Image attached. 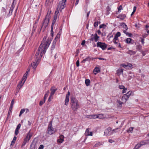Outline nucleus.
Returning a JSON list of instances; mask_svg holds the SVG:
<instances>
[{"label": "nucleus", "instance_id": "40", "mask_svg": "<svg viewBox=\"0 0 149 149\" xmlns=\"http://www.w3.org/2000/svg\"><path fill=\"white\" fill-rule=\"evenodd\" d=\"M25 111V109H22L20 111L19 116H20Z\"/></svg>", "mask_w": 149, "mask_h": 149}, {"label": "nucleus", "instance_id": "8", "mask_svg": "<svg viewBox=\"0 0 149 149\" xmlns=\"http://www.w3.org/2000/svg\"><path fill=\"white\" fill-rule=\"evenodd\" d=\"M111 128L110 127L107 128L104 131V134L106 136L109 135L113 133L111 132Z\"/></svg>", "mask_w": 149, "mask_h": 149}, {"label": "nucleus", "instance_id": "32", "mask_svg": "<svg viewBox=\"0 0 149 149\" xmlns=\"http://www.w3.org/2000/svg\"><path fill=\"white\" fill-rule=\"evenodd\" d=\"M134 128V127H130L127 130V131L128 133H132V131Z\"/></svg>", "mask_w": 149, "mask_h": 149}, {"label": "nucleus", "instance_id": "1", "mask_svg": "<svg viewBox=\"0 0 149 149\" xmlns=\"http://www.w3.org/2000/svg\"><path fill=\"white\" fill-rule=\"evenodd\" d=\"M51 42V40H50L47 39L46 37L45 36L44 37L39 47L38 50L36 54V62H33L31 64V66L34 70L36 69L43 54L45 53L46 49L48 47Z\"/></svg>", "mask_w": 149, "mask_h": 149}, {"label": "nucleus", "instance_id": "7", "mask_svg": "<svg viewBox=\"0 0 149 149\" xmlns=\"http://www.w3.org/2000/svg\"><path fill=\"white\" fill-rule=\"evenodd\" d=\"M148 144L147 141L146 140L140 142L139 143L136 145L134 148V149H138L141 146L144 145Z\"/></svg>", "mask_w": 149, "mask_h": 149}, {"label": "nucleus", "instance_id": "22", "mask_svg": "<svg viewBox=\"0 0 149 149\" xmlns=\"http://www.w3.org/2000/svg\"><path fill=\"white\" fill-rule=\"evenodd\" d=\"M123 70L122 69H119L117 71L116 74L118 75L119 76L121 74H123Z\"/></svg>", "mask_w": 149, "mask_h": 149}, {"label": "nucleus", "instance_id": "2", "mask_svg": "<svg viewBox=\"0 0 149 149\" xmlns=\"http://www.w3.org/2000/svg\"><path fill=\"white\" fill-rule=\"evenodd\" d=\"M70 107L73 111H76L80 107L79 104L78 100L74 97H71L70 99Z\"/></svg>", "mask_w": 149, "mask_h": 149}, {"label": "nucleus", "instance_id": "39", "mask_svg": "<svg viewBox=\"0 0 149 149\" xmlns=\"http://www.w3.org/2000/svg\"><path fill=\"white\" fill-rule=\"evenodd\" d=\"M84 59L86 60V61H89L91 60H93V58L91 57L88 56V57H86V58Z\"/></svg>", "mask_w": 149, "mask_h": 149}, {"label": "nucleus", "instance_id": "34", "mask_svg": "<svg viewBox=\"0 0 149 149\" xmlns=\"http://www.w3.org/2000/svg\"><path fill=\"white\" fill-rule=\"evenodd\" d=\"M85 83L86 86H88L90 85V81L89 79H86L85 80Z\"/></svg>", "mask_w": 149, "mask_h": 149}, {"label": "nucleus", "instance_id": "27", "mask_svg": "<svg viewBox=\"0 0 149 149\" xmlns=\"http://www.w3.org/2000/svg\"><path fill=\"white\" fill-rule=\"evenodd\" d=\"M126 17V15L124 14H121L118 17L121 19H123Z\"/></svg>", "mask_w": 149, "mask_h": 149}, {"label": "nucleus", "instance_id": "56", "mask_svg": "<svg viewBox=\"0 0 149 149\" xmlns=\"http://www.w3.org/2000/svg\"><path fill=\"white\" fill-rule=\"evenodd\" d=\"M118 129V128H116V129L113 130L111 131V132H113V133H114V132H116V130Z\"/></svg>", "mask_w": 149, "mask_h": 149}, {"label": "nucleus", "instance_id": "64", "mask_svg": "<svg viewBox=\"0 0 149 149\" xmlns=\"http://www.w3.org/2000/svg\"><path fill=\"white\" fill-rule=\"evenodd\" d=\"M122 6H120L119 8H118V11L122 9Z\"/></svg>", "mask_w": 149, "mask_h": 149}, {"label": "nucleus", "instance_id": "35", "mask_svg": "<svg viewBox=\"0 0 149 149\" xmlns=\"http://www.w3.org/2000/svg\"><path fill=\"white\" fill-rule=\"evenodd\" d=\"M132 65L130 63H128L127 64V69H132Z\"/></svg>", "mask_w": 149, "mask_h": 149}, {"label": "nucleus", "instance_id": "31", "mask_svg": "<svg viewBox=\"0 0 149 149\" xmlns=\"http://www.w3.org/2000/svg\"><path fill=\"white\" fill-rule=\"evenodd\" d=\"M95 115H87L86 116V117L88 118H89L90 119L95 118H94V117H95V116H94Z\"/></svg>", "mask_w": 149, "mask_h": 149}, {"label": "nucleus", "instance_id": "3", "mask_svg": "<svg viewBox=\"0 0 149 149\" xmlns=\"http://www.w3.org/2000/svg\"><path fill=\"white\" fill-rule=\"evenodd\" d=\"M49 14H47L44 20L43 23L41 27V28H43L45 30L47 26L49 23L50 18Z\"/></svg>", "mask_w": 149, "mask_h": 149}, {"label": "nucleus", "instance_id": "45", "mask_svg": "<svg viewBox=\"0 0 149 149\" xmlns=\"http://www.w3.org/2000/svg\"><path fill=\"white\" fill-rule=\"evenodd\" d=\"M120 66L121 67H123L124 68L127 69V65H126L124 64H120Z\"/></svg>", "mask_w": 149, "mask_h": 149}, {"label": "nucleus", "instance_id": "58", "mask_svg": "<svg viewBox=\"0 0 149 149\" xmlns=\"http://www.w3.org/2000/svg\"><path fill=\"white\" fill-rule=\"evenodd\" d=\"M144 38L142 39L141 42L142 44H143L144 43Z\"/></svg>", "mask_w": 149, "mask_h": 149}, {"label": "nucleus", "instance_id": "18", "mask_svg": "<svg viewBox=\"0 0 149 149\" xmlns=\"http://www.w3.org/2000/svg\"><path fill=\"white\" fill-rule=\"evenodd\" d=\"M14 2H13L12 3L11 6L10 8V11L8 14L9 16L10 15L12 14L13 11V10L15 6L14 5Z\"/></svg>", "mask_w": 149, "mask_h": 149}, {"label": "nucleus", "instance_id": "10", "mask_svg": "<svg viewBox=\"0 0 149 149\" xmlns=\"http://www.w3.org/2000/svg\"><path fill=\"white\" fill-rule=\"evenodd\" d=\"M59 13V11L58 10H56L54 14V18L53 19V22L52 23V25H54L56 22V20L58 16V14Z\"/></svg>", "mask_w": 149, "mask_h": 149}, {"label": "nucleus", "instance_id": "63", "mask_svg": "<svg viewBox=\"0 0 149 149\" xmlns=\"http://www.w3.org/2000/svg\"><path fill=\"white\" fill-rule=\"evenodd\" d=\"M136 6H134L133 8V11L134 12H135L136 10Z\"/></svg>", "mask_w": 149, "mask_h": 149}, {"label": "nucleus", "instance_id": "12", "mask_svg": "<svg viewBox=\"0 0 149 149\" xmlns=\"http://www.w3.org/2000/svg\"><path fill=\"white\" fill-rule=\"evenodd\" d=\"M90 129L89 128H87L85 133V135L86 136H92L93 135V132H90L89 131Z\"/></svg>", "mask_w": 149, "mask_h": 149}, {"label": "nucleus", "instance_id": "11", "mask_svg": "<svg viewBox=\"0 0 149 149\" xmlns=\"http://www.w3.org/2000/svg\"><path fill=\"white\" fill-rule=\"evenodd\" d=\"M32 133L30 131H29L28 133L27 136L24 139L28 142L29 141L32 136Z\"/></svg>", "mask_w": 149, "mask_h": 149}, {"label": "nucleus", "instance_id": "61", "mask_svg": "<svg viewBox=\"0 0 149 149\" xmlns=\"http://www.w3.org/2000/svg\"><path fill=\"white\" fill-rule=\"evenodd\" d=\"M109 141L110 143H112L114 141L113 140H112L111 139H109Z\"/></svg>", "mask_w": 149, "mask_h": 149}, {"label": "nucleus", "instance_id": "13", "mask_svg": "<svg viewBox=\"0 0 149 149\" xmlns=\"http://www.w3.org/2000/svg\"><path fill=\"white\" fill-rule=\"evenodd\" d=\"M61 32H59V33L57 34V35L56 37L55 38V39H54V41H53V47H54V45L55 44V42L56 41V40H58L59 39V38H60L61 36Z\"/></svg>", "mask_w": 149, "mask_h": 149}, {"label": "nucleus", "instance_id": "21", "mask_svg": "<svg viewBox=\"0 0 149 149\" xmlns=\"http://www.w3.org/2000/svg\"><path fill=\"white\" fill-rule=\"evenodd\" d=\"M64 136L63 135L60 136V139L58 140V142L60 143H62L64 141Z\"/></svg>", "mask_w": 149, "mask_h": 149}, {"label": "nucleus", "instance_id": "9", "mask_svg": "<svg viewBox=\"0 0 149 149\" xmlns=\"http://www.w3.org/2000/svg\"><path fill=\"white\" fill-rule=\"evenodd\" d=\"M70 95V93L69 91H68V94L66 95L65 98V104L66 106H67L68 104Z\"/></svg>", "mask_w": 149, "mask_h": 149}, {"label": "nucleus", "instance_id": "17", "mask_svg": "<svg viewBox=\"0 0 149 149\" xmlns=\"http://www.w3.org/2000/svg\"><path fill=\"white\" fill-rule=\"evenodd\" d=\"M132 40V39L130 38H127L125 40V41L127 44H133Z\"/></svg>", "mask_w": 149, "mask_h": 149}, {"label": "nucleus", "instance_id": "36", "mask_svg": "<svg viewBox=\"0 0 149 149\" xmlns=\"http://www.w3.org/2000/svg\"><path fill=\"white\" fill-rule=\"evenodd\" d=\"M124 103L123 102H121L120 100H117V104L118 105H119V106H121Z\"/></svg>", "mask_w": 149, "mask_h": 149}, {"label": "nucleus", "instance_id": "6", "mask_svg": "<svg viewBox=\"0 0 149 149\" xmlns=\"http://www.w3.org/2000/svg\"><path fill=\"white\" fill-rule=\"evenodd\" d=\"M97 47H100L104 50L106 49L107 45L104 43L98 42L97 43Z\"/></svg>", "mask_w": 149, "mask_h": 149}, {"label": "nucleus", "instance_id": "54", "mask_svg": "<svg viewBox=\"0 0 149 149\" xmlns=\"http://www.w3.org/2000/svg\"><path fill=\"white\" fill-rule=\"evenodd\" d=\"M53 25H52V26H51V33L52 35L53 34Z\"/></svg>", "mask_w": 149, "mask_h": 149}, {"label": "nucleus", "instance_id": "24", "mask_svg": "<svg viewBox=\"0 0 149 149\" xmlns=\"http://www.w3.org/2000/svg\"><path fill=\"white\" fill-rule=\"evenodd\" d=\"M100 69L99 68H95L93 70V72L95 74H96L97 73L100 72Z\"/></svg>", "mask_w": 149, "mask_h": 149}, {"label": "nucleus", "instance_id": "30", "mask_svg": "<svg viewBox=\"0 0 149 149\" xmlns=\"http://www.w3.org/2000/svg\"><path fill=\"white\" fill-rule=\"evenodd\" d=\"M53 1V0H46V3H47L49 5H51Z\"/></svg>", "mask_w": 149, "mask_h": 149}, {"label": "nucleus", "instance_id": "59", "mask_svg": "<svg viewBox=\"0 0 149 149\" xmlns=\"http://www.w3.org/2000/svg\"><path fill=\"white\" fill-rule=\"evenodd\" d=\"M85 40H84L82 41L81 44V45H83L85 44Z\"/></svg>", "mask_w": 149, "mask_h": 149}, {"label": "nucleus", "instance_id": "57", "mask_svg": "<svg viewBox=\"0 0 149 149\" xmlns=\"http://www.w3.org/2000/svg\"><path fill=\"white\" fill-rule=\"evenodd\" d=\"M126 35H128L129 37H131L132 35V34L128 32L127 33Z\"/></svg>", "mask_w": 149, "mask_h": 149}, {"label": "nucleus", "instance_id": "38", "mask_svg": "<svg viewBox=\"0 0 149 149\" xmlns=\"http://www.w3.org/2000/svg\"><path fill=\"white\" fill-rule=\"evenodd\" d=\"M17 138L16 136H14L13 138V141L11 142V143L10 144V146L12 145L15 143V141L16 140Z\"/></svg>", "mask_w": 149, "mask_h": 149}, {"label": "nucleus", "instance_id": "19", "mask_svg": "<svg viewBox=\"0 0 149 149\" xmlns=\"http://www.w3.org/2000/svg\"><path fill=\"white\" fill-rule=\"evenodd\" d=\"M21 126V125L20 124H19L17 125L15 131V134L16 135L18 134L19 133V130Z\"/></svg>", "mask_w": 149, "mask_h": 149}, {"label": "nucleus", "instance_id": "50", "mask_svg": "<svg viewBox=\"0 0 149 149\" xmlns=\"http://www.w3.org/2000/svg\"><path fill=\"white\" fill-rule=\"evenodd\" d=\"M27 142H28L27 141H26V140H25L24 139V142H23V143H22V146H24L25 145V144H26V143Z\"/></svg>", "mask_w": 149, "mask_h": 149}, {"label": "nucleus", "instance_id": "29", "mask_svg": "<svg viewBox=\"0 0 149 149\" xmlns=\"http://www.w3.org/2000/svg\"><path fill=\"white\" fill-rule=\"evenodd\" d=\"M27 78V75L26 74H24L23 77L22 79V81H24V83H25L26 80Z\"/></svg>", "mask_w": 149, "mask_h": 149}, {"label": "nucleus", "instance_id": "20", "mask_svg": "<svg viewBox=\"0 0 149 149\" xmlns=\"http://www.w3.org/2000/svg\"><path fill=\"white\" fill-rule=\"evenodd\" d=\"M133 94V92L131 91H128L126 94L125 95L127 96V97L129 98V97L132 95Z\"/></svg>", "mask_w": 149, "mask_h": 149}, {"label": "nucleus", "instance_id": "26", "mask_svg": "<svg viewBox=\"0 0 149 149\" xmlns=\"http://www.w3.org/2000/svg\"><path fill=\"white\" fill-rule=\"evenodd\" d=\"M127 53L131 55H134L136 54V52L133 50H129L127 51Z\"/></svg>", "mask_w": 149, "mask_h": 149}, {"label": "nucleus", "instance_id": "41", "mask_svg": "<svg viewBox=\"0 0 149 149\" xmlns=\"http://www.w3.org/2000/svg\"><path fill=\"white\" fill-rule=\"evenodd\" d=\"M142 47V46L140 45H137L136 46V49L138 50H140Z\"/></svg>", "mask_w": 149, "mask_h": 149}, {"label": "nucleus", "instance_id": "51", "mask_svg": "<svg viewBox=\"0 0 149 149\" xmlns=\"http://www.w3.org/2000/svg\"><path fill=\"white\" fill-rule=\"evenodd\" d=\"M98 22H95L94 24V25L95 27H96L98 26Z\"/></svg>", "mask_w": 149, "mask_h": 149}, {"label": "nucleus", "instance_id": "42", "mask_svg": "<svg viewBox=\"0 0 149 149\" xmlns=\"http://www.w3.org/2000/svg\"><path fill=\"white\" fill-rule=\"evenodd\" d=\"M1 13H3V14H5L6 12V9L3 7H2L1 8Z\"/></svg>", "mask_w": 149, "mask_h": 149}, {"label": "nucleus", "instance_id": "47", "mask_svg": "<svg viewBox=\"0 0 149 149\" xmlns=\"http://www.w3.org/2000/svg\"><path fill=\"white\" fill-rule=\"evenodd\" d=\"M146 140L148 144H149V133L147 134V136L146 137Z\"/></svg>", "mask_w": 149, "mask_h": 149}, {"label": "nucleus", "instance_id": "44", "mask_svg": "<svg viewBox=\"0 0 149 149\" xmlns=\"http://www.w3.org/2000/svg\"><path fill=\"white\" fill-rule=\"evenodd\" d=\"M14 104V100L13 99L11 101V104L10 105V107L13 108Z\"/></svg>", "mask_w": 149, "mask_h": 149}, {"label": "nucleus", "instance_id": "49", "mask_svg": "<svg viewBox=\"0 0 149 149\" xmlns=\"http://www.w3.org/2000/svg\"><path fill=\"white\" fill-rule=\"evenodd\" d=\"M106 26V25L104 24H102L100 26V28H105V27Z\"/></svg>", "mask_w": 149, "mask_h": 149}, {"label": "nucleus", "instance_id": "48", "mask_svg": "<svg viewBox=\"0 0 149 149\" xmlns=\"http://www.w3.org/2000/svg\"><path fill=\"white\" fill-rule=\"evenodd\" d=\"M120 32H118L116 34L115 36L118 38L120 36Z\"/></svg>", "mask_w": 149, "mask_h": 149}, {"label": "nucleus", "instance_id": "62", "mask_svg": "<svg viewBox=\"0 0 149 149\" xmlns=\"http://www.w3.org/2000/svg\"><path fill=\"white\" fill-rule=\"evenodd\" d=\"M148 36V34H143V37L144 38L146 37L147 36Z\"/></svg>", "mask_w": 149, "mask_h": 149}, {"label": "nucleus", "instance_id": "37", "mask_svg": "<svg viewBox=\"0 0 149 149\" xmlns=\"http://www.w3.org/2000/svg\"><path fill=\"white\" fill-rule=\"evenodd\" d=\"M49 93V91H48L45 94L44 97V100L45 101L46 100V99L47 98L48 96V95Z\"/></svg>", "mask_w": 149, "mask_h": 149}, {"label": "nucleus", "instance_id": "33", "mask_svg": "<svg viewBox=\"0 0 149 149\" xmlns=\"http://www.w3.org/2000/svg\"><path fill=\"white\" fill-rule=\"evenodd\" d=\"M102 145V142H97L95 144V146L98 147Z\"/></svg>", "mask_w": 149, "mask_h": 149}, {"label": "nucleus", "instance_id": "28", "mask_svg": "<svg viewBox=\"0 0 149 149\" xmlns=\"http://www.w3.org/2000/svg\"><path fill=\"white\" fill-rule=\"evenodd\" d=\"M94 40L95 41L97 42L99 40V37L98 36L96 33L94 35Z\"/></svg>", "mask_w": 149, "mask_h": 149}, {"label": "nucleus", "instance_id": "46", "mask_svg": "<svg viewBox=\"0 0 149 149\" xmlns=\"http://www.w3.org/2000/svg\"><path fill=\"white\" fill-rule=\"evenodd\" d=\"M45 101L44 100H43L42 101H41L40 102L39 105L40 106H42V104H43L45 102Z\"/></svg>", "mask_w": 149, "mask_h": 149}, {"label": "nucleus", "instance_id": "15", "mask_svg": "<svg viewBox=\"0 0 149 149\" xmlns=\"http://www.w3.org/2000/svg\"><path fill=\"white\" fill-rule=\"evenodd\" d=\"M94 116H95V117H94V118H99L100 119H103L105 118V116L103 114H101L95 115Z\"/></svg>", "mask_w": 149, "mask_h": 149}, {"label": "nucleus", "instance_id": "60", "mask_svg": "<svg viewBox=\"0 0 149 149\" xmlns=\"http://www.w3.org/2000/svg\"><path fill=\"white\" fill-rule=\"evenodd\" d=\"M79 49H77L76 50V56H77L78 55V53H79Z\"/></svg>", "mask_w": 149, "mask_h": 149}, {"label": "nucleus", "instance_id": "23", "mask_svg": "<svg viewBox=\"0 0 149 149\" xmlns=\"http://www.w3.org/2000/svg\"><path fill=\"white\" fill-rule=\"evenodd\" d=\"M24 81H21L19 84L17 86V87L19 88V90L23 86L24 84Z\"/></svg>", "mask_w": 149, "mask_h": 149}, {"label": "nucleus", "instance_id": "14", "mask_svg": "<svg viewBox=\"0 0 149 149\" xmlns=\"http://www.w3.org/2000/svg\"><path fill=\"white\" fill-rule=\"evenodd\" d=\"M119 88L120 89H123L122 93L123 94L125 93L127 91V88H125L123 85H119L118 86Z\"/></svg>", "mask_w": 149, "mask_h": 149}, {"label": "nucleus", "instance_id": "43", "mask_svg": "<svg viewBox=\"0 0 149 149\" xmlns=\"http://www.w3.org/2000/svg\"><path fill=\"white\" fill-rule=\"evenodd\" d=\"M122 26L124 27V29L126 30H127V25L125 24V23H123Z\"/></svg>", "mask_w": 149, "mask_h": 149}, {"label": "nucleus", "instance_id": "52", "mask_svg": "<svg viewBox=\"0 0 149 149\" xmlns=\"http://www.w3.org/2000/svg\"><path fill=\"white\" fill-rule=\"evenodd\" d=\"M76 65L77 67H79V60H78L76 63Z\"/></svg>", "mask_w": 149, "mask_h": 149}, {"label": "nucleus", "instance_id": "16", "mask_svg": "<svg viewBox=\"0 0 149 149\" xmlns=\"http://www.w3.org/2000/svg\"><path fill=\"white\" fill-rule=\"evenodd\" d=\"M128 99L129 98H128L126 96L125 94H124L122 97L121 100L123 102L125 103L128 100Z\"/></svg>", "mask_w": 149, "mask_h": 149}, {"label": "nucleus", "instance_id": "4", "mask_svg": "<svg viewBox=\"0 0 149 149\" xmlns=\"http://www.w3.org/2000/svg\"><path fill=\"white\" fill-rule=\"evenodd\" d=\"M66 0H62L60 1L58 5L57 10L59 11H61L65 7V3Z\"/></svg>", "mask_w": 149, "mask_h": 149}, {"label": "nucleus", "instance_id": "25", "mask_svg": "<svg viewBox=\"0 0 149 149\" xmlns=\"http://www.w3.org/2000/svg\"><path fill=\"white\" fill-rule=\"evenodd\" d=\"M56 89L54 88L53 87H52L51 89V93L50 94H51V95H53L55 93L56 91Z\"/></svg>", "mask_w": 149, "mask_h": 149}, {"label": "nucleus", "instance_id": "53", "mask_svg": "<svg viewBox=\"0 0 149 149\" xmlns=\"http://www.w3.org/2000/svg\"><path fill=\"white\" fill-rule=\"evenodd\" d=\"M13 108L10 107L8 110L9 113H10L11 112Z\"/></svg>", "mask_w": 149, "mask_h": 149}, {"label": "nucleus", "instance_id": "5", "mask_svg": "<svg viewBox=\"0 0 149 149\" xmlns=\"http://www.w3.org/2000/svg\"><path fill=\"white\" fill-rule=\"evenodd\" d=\"M55 131L54 128L52 127V121L50 122L48 126V128L47 131V133L50 135H51L53 134L54 133Z\"/></svg>", "mask_w": 149, "mask_h": 149}, {"label": "nucleus", "instance_id": "55", "mask_svg": "<svg viewBox=\"0 0 149 149\" xmlns=\"http://www.w3.org/2000/svg\"><path fill=\"white\" fill-rule=\"evenodd\" d=\"M43 148H44L43 146L42 145H41L38 148V149H43Z\"/></svg>", "mask_w": 149, "mask_h": 149}]
</instances>
